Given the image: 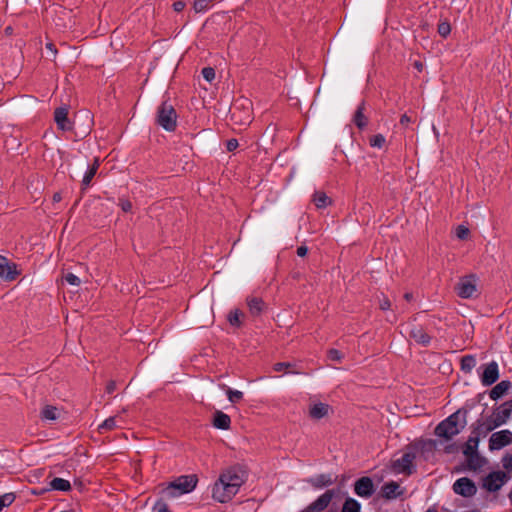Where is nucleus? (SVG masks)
<instances>
[{
	"label": "nucleus",
	"instance_id": "obj_1",
	"mask_svg": "<svg viewBox=\"0 0 512 512\" xmlns=\"http://www.w3.org/2000/svg\"><path fill=\"white\" fill-rule=\"evenodd\" d=\"M467 410L459 409L442 420L434 430L437 437L451 440L458 435L467 424Z\"/></svg>",
	"mask_w": 512,
	"mask_h": 512
},
{
	"label": "nucleus",
	"instance_id": "obj_2",
	"mask_svg": "<svg viewBox=\"0 0 512 512\" xmlns=\"http://www.w3.org/2000/svg\"><path fill=\"white\" fill-rule=\"evenodd\" d=\"M198 483V477L195 474L181 475L161 487L160 495L163 499H175L184 494L192 492Z\"/></svg>",
	"mask_w": 512,
	"mask_h": 512
},
{
	"label": "nucleus",
	"instance_id": "obj_3",
	"mask_svg": "<svg viewBox=\"0 0 512 512\" xmlns=\"http://www.w3.org/2000/svg\"><path fill=\"white\" fill-rule=\"evenodd\" d=\"M156 123L167 132H174L177 128L178 115L174 106L168 100L162 101L156 111Z\"/></svg>",
	"mask_w": 512,
	"mask_h": 512
},
{
	"label": "nucleus",
	"instance_id": "obj_4",
	"mask_svg": "<svg viewBox=\"0 0 512 512\" xmlns=\"http://www.w3.org/2000/svg\"><path fill=\"white\" fill-rule=\"evenodd\" d=\"M416 458V453L412 449L407 447V450L403 453V455L392 461L391 468L395 473H402L405 475H411L415 471L414 460Z\"/></svg>",
	"mask_w": 512,
	"mask_h": 512
},
{
	"label": "nucleus",
	"instance_id": "obj_5",
	"mask_svg": "<svg viewBox=\"0 0 512 512\" xmlns=\"http://www.w3.org/2000/svg\"><path fill=\"white\" fill-rule=\"evenodd\" d=\"M460 298L468 299L477 295V277L474 274L462 277L455 287Z\"/></svg>",
	"mask_w": 512,
	"mask_h": 512
},
{
	"label": "nucleus",
	"instance_id": "obj_6",
	"mask_svg": "<svg viewBox=\"0 0 512 512\" xmlns=\"http://www.w3.org/2000/svg\"><path fill=\"white\" fill-rule=\"evenodd\" d=\"M236 494L237 491L234 489L233 485L221 481L220 477L212 487V497L220 503L230 501Z\"/></svg>",
	"mask_w": 512,
	"mask_h": 512
},
{
	"label": "nucleus",
	"instance_id": "obj_7",
	"mask_svg": "<svg viewBox=\"0 0 512 512\" xmlns=\"http://www.w3.org/2000/svg\"><path fill=\"white\" fill-rule=\"evenodd\" d=\"M508 481V476L503 471L489 473L483 479V487L489 492H496Z\"/></svg>",
	"mask_w": 512,
	"mask_h": 512
},
{
	"label": "nucleus",
	"instance_id": "obj_8",
	"mask_svg": "<svg viewBox=\"0 0 512 512\" xmlns=\"http://www.w3.org/2000/svg\"><path fill=\"white\" fill-rule=\"evenodd\" d=\"M453 491L463 497H472L476 494L477 488L471 479L462 477L454 482Z\"/></svg>",
	"mask_w": 512,
	"mask_h": 512
},
{
	"label": "nucleus",
	"instance_id": "obj_9",
	"mask_svg": "<svg viewBox=\"0 0 512 512\" xmlns=\"http://www.w3.org/2000/svg\"><path fill=\"white\" fill-rule=\"evenodd\" d=\"M512 413V399L499 405L490 416L497 427L505 424Z\"/></svg>",
	"mask_w": 512,
	"mask_h": 512
},
{
	"label": "nucleus",
	"instance_id": "obj_10",
	"mask_svg": "<svg viewBox=\"0 0 512 512\" xmlns=\"http://www.w3.org/2000/svg\"><path fill=\"white\" fill-rule=\"evenodd\" d=\"M512 443V432L501 430L491 435L489 439V449L499 450Z\"/></svg>",
	"mask_w": 512,
	"mask_h": 512
},
{
	"label": "nucleus",
	"instance_id": "obj_11",
	"mask_svg": "<svg viewBox=\"0 0 512 512\" xmlns=\"http://www.w3.org/2000/svg\"><path fill=\"white\" fill-rule=\"evenodd\" d=\"M19 274L20 271L17 264L0 255V278L6 281H13Z\"/></svg>",
	"mask_w": 512,
	"mask_h": 512
},
{
	"label": "nucleus",
	"instance_id": "obj_12",
	"mask_svg": "<svg viewBox=\"0 0 512 512\" xmlns=\"http://www.w3.org/2000/svg\"><path fill=\"white\" fill-rule=\"evenodd\" d=\"M221 481H225L227 484L233 485L234 489L238 492L239 488L244 483V479L241 471L236 467H230L224 470L220 476Z\"/></svg>",
	"mask_w": 512,
	"mask_h": 512
},
{
	"label": "nucleus",
	"instance_id": "obj_13",
	"mask_svg": "<svg viewBox=\"0 0 512 512\" xmlns=\"http://www.w3.org/2000/svg\"><path fill=\"white\" fill-rule=\"evenodd\" d=\"M354 492L363 498H369L375 492L373 481L370 477L359 478L354 484Z\"/></svg>",
	"mask_w": 512,
	"mask_h": 512
},
{
	"label": "nucleus",
	"instance_id": "obj_14",
	"mask_svg": "<svg viewBox=\"0 0 512 512\" xmlns=\"http://www.w3.org/2000/svg\"><path fill=\"white\" fill-rule=\"evenodd\" d=\"M69 109L67 106H61L54 111V121L58 129L62 131H71L73 129L72 122L68 118Z\"/></svg>",
	"mask_w": 512,
	"mask_h": 512
},
{
	"label": "nucleus",
	"instance_id": "obj_15",
	"mask_svg": "<svg viewBox=\"0 0 512 512\" xmlns=\"http://www.w3.org/2000/svg\"><path fill=\"white\" fill-rule=\"evenodd\" d=\"M483 367L484 370L481 375V382L484 386H490L494 384L499 378L498 364L495 361H491Z\"/></svg>",
	"mask_w": 512,
	"mask_h": 512
},
{
	"label": "nucleus",
	"instance_id": "obj_16",
	"mask_svg": "<svg viewBox=\"0 0 512 512\" xmlns=\"http://www.w3.org/2000/svg\"><path fill=\"white\" fill-rule=\"evenodd\" d=\"M408 334L411 339L423 347L429 346L432 340V337L420 325H412Z\"/></svg>",
	"mask_w": 512,
	"mask_h": 512
},
{
	"label": "nucleus",
	"instance_id": "obj_17",
	"mask_svg": "<svg viewBox=\"0 0 512 512\" xmlns=\"http://www.w3.org/2000/svg\"><path fill=\"white\" fill-rule=\"evenodd\" d=\"M497 428L496 424L491 420L490 417H488L485 420L478 419L473 425H472V431L471 434L474 436L485 437L489 432Z\"/></svg>",
	"mask_w": 512,
	"mask_h": 512
},
{
	"label": "nucleus",
	"instance_id": "obj_18",
	"mask_svg": "<svg viewBox=\"0 0 512 512\" xmlns=\"http://www.w3.org/2000/svg\"><path fill=\"white\" fill-rule=\"evenodd\" d=\"M409 449L420 452L426 459L428 455H432L436 450V441L432 439L420 440L414 444L409 445Z\"/></svg>",
	"mask_w": 512,
	"mask_h": 512
},
{
	"label": "nucleus",
	"instance_id": "obj_19",
	"mask_svg": "<svg viewBox=\"0 0 512 512\" xmlns=\"http://www.w3.org/2000/svg\"><path fill=\"white\" fill-rule=\"evenodd\" d=\"M335 496V490H327L325 493L320 495L315 501L309 504L310 509L314 512L324 511Z\"/></svg>",
	"mask_w": 512,
	"mask_h": 512
},
{
	"label": "nucleus",
	"instance_id": "obj_20",
	"mask_svg": "<svg viewBox=\"0 0 512 512\" xmlns=\"http://www.w3.org/2000/svg\"><path fill=\"white\" fill-rule=\"evenodd\" d=\"M315 489H322L332 485L336 478H333L331 474H319L306 480Z\"/></svg>",
	"mask_w": 512,
	"mask_h": 512
},
{
	"label": "nucleus",
	"instance_id": "obj_21",
	"mask_svg": "<svg viewBox=\"0 0 512 512\" xmlns=\"http://www.w3.org/2000/svg\"><path fill=\"white\" fill-rule=\"evenodd\" d=\"M381 495L385 499H396L402 495L400 485L395 481L385 483L381 487Z\"/></svg>",
	"mask_w": 512,
	"mask_h": 512
},
{
	"label": "nucleus",
	"instance_id": "obj_22",
	"mask_svg": "<svg viewBox=\"0 0 512 512\" xmlns=\"http://www.w3.org/2000/svg\"><path fill=\"white\" fill-rule=\"evenodd\" d=\"M330 410H331L330 405H328L326 403H322V402L315 403V404L311 405L309 408V416L312 419L319 420V419L326 417Z\"/></svg>",
	"mask_w": 512,
	"mask_h": 512
},
{
	"label": "nucleus",
	"instance_id": "obj_23",
	"mask_svg": "<svg viewBox=\"0 0 512 512\" xmlns=\"http://www.w3.org/2000/svg\"><path fill=\"white\" fill-rule=\"evenodd\" d=\"M246 302L249 312L253 317L259 316L265 309V303L259 297H247Z\"/></svg>",
	"mask_w": 512,
	"mask_h": 512
},
{
	"label": "nucleus",
	"instance_id": "obj_24",
	"mask_svg": "<svg viewBox=\"0 0 512 512\" xmlns=\"http://www.w3.org/2000/svg\"><path fill=\"white\" fill-rule=\"evenodd\" d=\"M99 165H100L99 158H97V157L94 158L93 163L88 166V169L83 176V179L81 182L82 189H87L90 186L93 177L97 173Z\"/></svg>",
	"mask_w": 512,
	"mask_h": 512
},
{
	"label": "nucleus",
	"instance_id": "obj_25",
	"mask_svg": "<svg viewBox=\"0 0 512 512\" xmlns=\"http://www.w3.org/2000/svg\"><path fill=\"white\" fill-rule=\"evenodd\" d=\"M365 103L362 102L356 109L353 116V123L358 129L363 130L368 125V118L364 115Z\"/></svg>",
	"mask_w": 512,
	"mask_h": 512
},
{
	"label": "nucleus",
	"instance_id": "obj_26",
	"mask_svg": "<svg viewBox=\"0 0 512 512\" xmlns=\"http://www.w3.org/2000/svg\"><path fill=\"white\" fill-rule=\"evenodd\" d=\"M213 425L218 429L227 430L230 428L231 419L229 415L225 414L224 412L216 411L214 413Z\"/></svg>",
	"mask_w": 512,
	"mask_h": 512
},
{
	"label": "nucleus",
	"instance_id": "obj_27",
	"mask_svg": "<svg viewBox=\"0 0 512 512\" xmlns=\"http://www.w3.org/2000/svg\"><path fill=\"white\" fill-rule=\"evenodd\" d=\"M511 383L508 380H503L496 384L490 391L489 396L492 400L501 398L510 388Z\"/></svg>",
	"mask_w": 512,
	"mask_h": 512
},
{
	"label": "nucleus",
	"instance_id": "obj_28",
	"mask_svg": "<svg viewBox=\"0 0 512 512\" xmlns=\"http://www.w3.org/2000/svg\"><path fill=\"white\" fill-rule=\"evenodd\" d=\"M467 466L471 470H478L481 469L485 464V458L481 457L479 453H474L471 455H465Z\"/></svg>",
	"mask_w": 512,
	"mask_h": 512
},
{
	"label": "nucleus",
	"instance_id": "obj_29",
	"mask_svg": "<svg viewBox=\"0 0 512 512\" xmlns=\"http://www.w3.org/2000/svg\"><path fill=\"white\" fill-rule=\"evenodd\" d=\"M479 440L480 439L478 438V436H474L473 434H471L463 447V454L471 455L474 453H478Z\"/></svg>",
	"mask_w": 512,
	"mask_h": 512
},
{
	"label": "nucleus",
	"instance_id": "obj_30",
	"mask_svg": "<svg viewBox=\"0 0 512 512\" xmlns=\"http://www.w3.org/2000/svg\"><path fill=\"white\" fill-rule=\"evenodd\" d=\"M244 318V313L239 309H233L229 312L227 316V321L233 327L239 328L242 326V319Z\"/></svg>",
	"mask_w": 512,
	"mask_h": 512
},
{
	"label": "nucleus",
	"instance_id": "obj_31",
	"mask_svg": "<svg viewBox=\"0 0 512 512\" xmlns=\"http://www.w3.org/2000/svg\"><path fill=\"white\" fill-rule=\"evenodd\" d=\"M312 201L319 209L326 208L329 204H331V199L326 195V193L322 191H316L313 194Z\"/></svg>",
	"mask_w": 512,
	"mask_h": 512
},
{
	"label": "nucleus",
	"instance_id": "obj_32",
	"mask_svg": "<svg viewBox=\"0 0 512 512\" xmlns=\"http://www.w3.org/2000/svg\"><path fill=\"white\" fill-rule=\"evenodd\" d=\"M50 488L52 490L67 492V491L71 490V484L66 479L55 477L50 482Z\"/></svg>",
	"mask_w": 512,
	"mask_h": 512
},
{
	"label": "nucleus",
	"instance_id": "obj_33",
	"mask_svg": "<svg viewBox=\"0 0 512 512\" xmlns=\"http://www.w3.org/2000/svg\"><path fill=\"white\" fill-rule=\"evenodd\" d=\"M59 417V410L52 405H46L41 411V418L43 420L54 421Z\"/></svg>",
	"mask_w": 512,
	"mask_h": 512
},
{
	"label": "nucleus",
	"instance_id": "obj_34",
	"mask_svg": "<svg viewBox=\"0 0 512 512\" xmlns=\"http://www.w3.org/2000/svg\"><path fill=\"white\" fill-rule=\"evenodd\" d=\"M460 365H461V370L464 373L469 374V373H471V371L473 370V368L476 365V359L473 355H465L461 358Z\"/></svg>",
	"mask_w": 512,
	"mask_h": 512
},
{
	"label": "nucleus",
	"instance_id": "obj_35",
	"mask_svg": "<svg viewBox=\"0 0 512 512\" xmlns=\"http://www.w3.org/2000/svg\"><path fill=\"white\" fill-rule=\"evenodd\" d=\"M361 510V504L355 500L354 498L348 497L343 506H342V512H360Z\"/></svg>",
	"mask_w": 512,
	"mask_h": 512
},
{
	"label": "nucleus",
	"instance_id": "obj_36",
	"mask_svg": "<svg viewBox=\"0 0 512 512\" xmlns=\"http://www.w3.org/2000/svg\"><path fill=\"white\" fill-rule=\"evenodd\" d=\"M213 6V0H194L193 9L196 13H205Z\"/></svg>",
	"mask_w": 512,
	"mask_h": 512
},
{
	"label": "nucleus",
	"instance_id": "obj_37",
	"mask_svg": "<svg viewBox=\"0 0 512 512\" xmlns=\"http://www.w3.org/2000/svg\"><path fill=\"white\" fill-rule=\"evenodd\" d=\"M294 366L290 362H278L273 365V370L276 372L284 371L287 374H299L298 371L292 369Z\"/></svg>",
	"mask_w": 512,
	"mask_h": 512
},
{
	"label": "nucleus",
	"instance_id": "obj_38",
	"mask_svg": "<svg viewBox=\"0 0 512 512\" xmlns=\"http://www.w3.org/2000/svg\"><path fill=\"white\" fill-rule=\"evenodd\" d=\"M117 427L115 417H109L104 420L98 427V431L103 433L105 431H111Z\"/></svg>",
	"mask_w": 512,
	"mask_h": 512
},
{
	"label": "nucleus",
	"instance_id": "obj_39",
	"mask_svg": "<svg viewBox=\"0 0 512 512\" xmlns=\"http://www.w3.org/2000/svg\"><path fill=\"white\" fill-rule=\"evenodd\" d=\"M385 143H386V139L382 134L373 135L369 139V144L373 148L381 149L384 147Z\"/></svg>",
	"mask_w": 512,
	"mask_h": 512
},
{
	"label": "nucleus",
	"instance_id": "obj_40",
	"mask_svg": "<svg viewBox=\"0 0 512 512\" xmlns=\"http://www.w3.org/2000/svg\"><path fill=\"white\" fill-rule=\"evenodd\" d=\"M437 32L441 37L447 38L451 33L450 23L448 21L440 22L437 27Z\"/></svg>",
	"mask_w": 512,
	"mask_h": 512
},
{
	"label": "nucleus",
	"instance_id": "obj_41",
	"mask_svg": "<svg viewBox=\"0 0 512 512\" xmlns=\"http://www.w3.org/2000/svg\"><path fill=\"white\" fill-rule=\"evenodd\" d=\"M227 397L230 402L236 403L243 399V393L239 390H233L231 388H228L226 390Z\"/></svg>",
	"mask_w": 512,
	"mask_h": 512
},
{
	"label": "nucleus",
	"instance_id": "obj_42",
	"mask_svg": "<svg viewBox=\"0 0 512 512\" xmlns=\"http://www.w3.org/2000/svg\"><path fill=\"white\" fill-rule=\"evenodd\" d=\"M167 499H163L162 497L157 500L153 506V512H170L166 501Z\"/></svg>",
	"mask_w": 512,
	"mask_h": 512
},
{
	"label": "nucleus",
	"instance_id": "obj_43",
	"mask_svg": "<svg viewBox=\"0 0 512 512\" xmlns=\"http://www.w3.org/2000/svg\"><path fill=\"white\" fill-rule=\"evenodd\" d=\"M327 357L329 360L339 363L343 359V354L339 350L332 348L328 350Z\"/></svg>",
	"mask_w": 512,
	"mask_h": 512
},
{
	"label": "nucleus",
	"instance_id": "obj_44",
	"mask_svg": "<svg viewBox=\"0 0 512 512\" xmlns=\"http://www.w3.org/2000/svg\"><path fill=\"white\" fill-rule=\"evenodd\" d=\"M201 73L203 78L210 83L215 79L216 76L215 70L212 67H204Z\"/></svg>",
	"mask_w": 512,
	"mask_h": 512
},
{
	"label": "nucleus",
	"instance_id": "obj_45",
	"mask_svg": "<svg viewBox=\"0 0 512 512\" xmlns=\"http://www.w3.org/2000/svg\"><path fill=\"white\" fill-rule=\"evenodd\" d=\"M63 279L70 285H73V286H79L81 281L79 279L78 276L74 275L73 273H66L64 276H63Z\"/></svg>",
	"mask_w": 512,
	"mask_h": 512
},
{
	"label": "nucleus",
	"instance_id": "obj_46",
	"mask_svg": "<svg viewBox=\"0 0 512 512\" xmlns=\"http://www.w3.org/2000/svg\"><path fill=\"white\" fill-rule=\"evenodd\" d=\"M1 503L3 504V507L10 506L15 501V494L14 493H5L4 495L0 496Z\"/></svg>",
	"mask_w": 512,
	"mask_h": 512
},
{
	"label": "nucleus",
	"instance_id": "obj_47",
	"mask_svg": "<svg viewBox=\"0 0 512 512\" xmlns=\"http://www.w3.org/2000/svg\"><path fill=\"white\" fill-rule=\"evenodd\" d=\"M469 234V229L463 225H459L456 230V235L459 239H466Z\"/></svg>",
	"mask_w": 512,
	"mask_h": 512
},
{
	"label": "nucleus",
	"instance_id": "obj_48",
	"mask_svg": "<svg viewBox=\"0 0 512 512\" xmlns=\"http://www.w3.org/2000/svg\"><path fill=\"white\" fill-rule=\"evenodd\" d=\"M502 465L506 470L512 471V454H506L503 456Z\"/></svg>",
	"mask_w": 512,
	"mask_h": 512
},
{
	"label": "nucleus",
	"instance_id": "obj_49",
	"mask_svg": "<svg viewBox=\"0 0 512 512\" xmlns=\"http://www.w3.org/2000/svg\"><path fill=\"white\" fill-rule=\"evenodd\" d=\"M119 206L124 212L132 210V203L128 199H119Z\"/></svg>",
	"mask_w": 512,
	"mask_h": 512
},
{
	"label": "nucleus",
	"instance_id": "obj_50",
	"mask_svg": "<svg viewBox=\"0 0 512 512\" xmlns=\"http://www.w3.org/2000/svg\"><path fill=\"white\" fill-rule=\"evenodd\" d=\"M239 146L238 140L235 138L229 139L226 142V149L229 152L236 150Z\"/></svg>",
	"mask_w": 512,
	"mask_h": 512
},
{
	"label": "nucleus",
	"instance_id": "obj_51",
	"mask_svg": "<svg viewBox=\"0 0 512 512\" xmlns=\"http://www.w3.org/2000/svg\"><path fill=\"white\" fill-rule=\"evenodd\" d=\"M106 393L112 394L116 390V382L114 380H110L106 385Z\"/></svg>",
	"mask_w": 512,
	"mask_h": 512
},
{
	"label": "nucleus",
	"instance_id": "obj_52",
	"mask_svg": "<svg viewBox=\"0 0 512 512\" xmlns=\"http://www.w3.org/2000/svg\"><path fill=\"white\" fill-rule=\"evenodd\" d=\"M186 4L183 1H176L173 3V8L176 12H181L184 10Z\"/></svg>",
	"mask_w": 512,
	"mask_h": 512
},
{
	"label": "nucleus",
	"instance_id": "obj_53",
	"mask_svg": "<svg viewBox=\"0 0 512 512\" xmlns=\"http://www.w3.org/2000/svg\"><path fill=\"white\" fill-rule=\"evenodd\" d=\"M296 253L299 257H304L308 253V248L305 245H301L297 248Z\"/></svg>",
	"mask_w": 512,
	"mask_h": 512
},
{
	"label": "nucleus",
	"instance_id": "obj_54",
	"mask_svg": "<svg viewBox=\"0 0 512 512\" xmlns=\"http://www.w3.org/2000/svg\"><path fill=\"white\" fill-rule=\"evenodd\" d=\"M391 307V302L388 298H384L380 301V308L382 310H388Z\"/></svg>",
	"mask_w": 512,
	"mask_h": 512
},
{
	"label": "nucleus",
	"instance_id": "obj_55",
	"mask_svg": "<svg viewBox=\"0 0 512 512\" xmlns=\"http://www.w3.org/2000/svg\"><path fill=\"white\" fill-rule=\"evenodd\" d=\"M46 49H47V50H49V51L52 53V55H53L54 57L56 56V54H57V49H56V47H55V45H54L53 43L48 42V43L46 44Z\"/></svg>",
	"mask_w": 512,
	"mask_h": 512
},
{
	"label": "nucleus",
	"instance_id": "obj_56",
	"mask_svg": "<svg viewBox=\"0 0 512 512\" xmlns=\"http://www.w3.org/2000/svg\"><path fill=\"white\" fill-rule=\"evenodd\" d=\"M410 122H411V118H410L408 115L403 114V115L401 116V118H400V124H401V125L406 126V125H408Z\"/></svg>",
	"mask_w": 512,
	"mask_h": 512
},
{
	"label": "nucleus",
	"instance_id": "obj_57",
	"mask_svg": "<svg viewBox=\"0 0 512 512\" xmlns=\"http://www.w3.org/2000/svg\"><path fill=\"white\" fill-rule=\"evenodd\" d=\"M413 66L415 67V69H417V71L422 72L423 64L421 61H415Z\"/></svg>",
	"mask_w": 512,
	"mask_h": 512
},
{
	"label": "nucleus",
	"instance_id": "obj_58",
	"mask_svg": "<svg viewBox=\"0 0 512 512\" xmlns=\"http://www.w3.org/2000/svg\"><path fill=\"white\" fill-rule=\"evenodd\" d=\"M60 200H61V195H60V193H55V194L53 195V201H55V202H59Z\"/></svg>",
	"mask_w": 512,
	"mask_h": 512
},
{
	"label": "nucleus",
	"instance_id": "obj_59",
	"mask_svg": "<svg viewBox=\"0 0 512 512\" xmlns=\"http://www.w3.org/2000/svg\"><path fill=\"white\" fill-rule=\"evenodd\" d=\"M404 298H405V300L410 301L413 298V294L410 292H407L404 294Z\"/></svg>",
	"mask_w": 512,
	"mask_h": 512
},
{
	"label": "nucleus",
	"instance_id": "obj_60",
	"mask_svg": "<svg viewBox=\"0 0 512 512\" xmlns=\"http://www.w3.org/2000/svg\"><path fill=\"white\" fill-rule=\"evenodd\" d=\"M508 498H509L510 502L512 503V490L509 492Z\"/></svg>",
	"mask_w": 512,
	"mask_h": 512
},
{
	"label": "nucleus",
	"instance_id": "obj_61",
	"mask_svg": "<svg viewBox=\"0 0 512 512\" xmlns=\"http://www.w3.org/2000/svg\"><path fill=\"white\" fill-rule=\"evenodd\" d=\"M5 31H6V33H10V31H11V27H7V28L5 29Z\"/></svg>",
	"mask_w": 512,
	"mask_h": 512
},
{
	"label": "nucleus",
	"instance_id": "obj_62",
	"mask_svg": "<svg viewBox=\"0 0 512 512\" xmlns=\"http://www.w3.org/2000/svg\"><path fill=\"white\" fill-rule=\"evenodd\" d=\"M426 512H437V511L434 509H428Z\"/></svg>",
	"mask_w": 512,
	"mask_h": 512
}]
</instances>
